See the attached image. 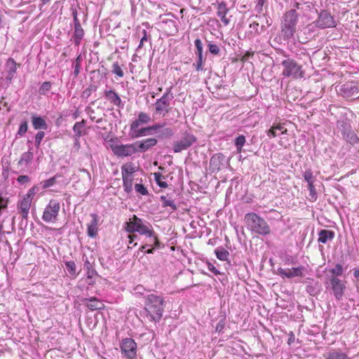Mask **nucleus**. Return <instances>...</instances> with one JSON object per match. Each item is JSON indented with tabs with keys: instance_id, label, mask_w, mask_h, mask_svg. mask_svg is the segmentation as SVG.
Returning <instances> with one entry per match:
<instances>
[{
	"instance_id": "16",
	"label": "nucleus",
	"mask_w": 359,
	"mask_h": 359,
	"mask_svg": "<svg viewBox=\"0 0 359 359\" xmlns=\"http://www.w3.org/2000/svg\"><path fill=\"white\" fill-rule=\"evenodd\" d=\"M104 97L111 104L119 109L124 107V102L121 100L120 96L113 89H106L104 92Z\"/></svg>"
},
{
	"instance_id": "35",
	"label": "nucleus",
	"mask_w": 359,
	"mask_h": 359,
	"mask_svg": "<svg viewBox=\"0 0 359 359\" xmlns=\"http://www.w3.org/2000/svg\"><path fill=\"white\" fill-rule=\"evenodd\" d=\"M83 269L86 271L88 278H92L93 276L97 275V271L93 269V264L90 262L87 257L84 260Z\"/></svg>"
},
{
	"instance_id": "37",
	"label": "nucleus",
	"mask_w": 359,
	"mask_h": 359,
	"mask_svg": "<svg viewBox=\"0 0 359 359\" xmlns=\"http://www.w3.org/2000/svg\"><path fill=\"white\" fill-rule=\"evenodd\" d=\"M337 128L341 132L342 135L351 128V126L346 118H341L337 122Z\"/></svg>"
},
{
	"instance_id": "20",
	"label": "nucleus",
	"mask_w": 359,
	"mask_h": 359,
	"mask_svg": "<svg viewBox=\"0 0 359 359\" xmlns=\"http://www.w3.org/2000/svg\"><path fill=\"white\" fill-rule=\"evenodd\" d=\"M229 12L227 5L224 1L217 3V15L220 18L221 21L225 26L229 24V19L226 17V13Z\"/></svg>"
},
{
	"instance_id": "21",
	"label": "nucleus",
	"mask_w": 359,
	"mask_h": 359,
	"mask_svg": "<svg viewBox=\"0 0 359 359\" xmlns=\"http://www.w3.org/2000/svg\"><path fill=\"white\" fill-rule=\"evenodd\" d=\"M92 219L87 225V234L90 238H95L97 234V225H98V215L95 213L91 214Z\"/></svg>"
},
{
	"instance_id": "40",
	"label": "nucleus",
	"mask_w": 359,
	"mask_h": 359,
	"mask_svg": "<svg viewBox=\"0 0 359 359\" xmlns=\"http://www.w3.org/2000/svg\"><path fill=\"white\" fill-rule=\"evenodd\" d=\"M174 131L171 128H165L161 130L160 134L157 136L160 139L170 138L173 136Z\"/></svg>"
},
{
	"instance_id": "18",
	"label": "nucleus",
	"mask_w": 359,
	"mask_h": 359,
	"mask_svg": "<svg viewBox=\"0 0 359 359\" xmlns=\"http://www.w3.org/2000/svg\"><path fill=\"white\" fill-rule=\"evenodd\" d=\"M81 302L90 311L103 310L105 308L103 302L96 297L82 298Z\"/></svg>"
},
{
	"instance_id": "14",
	"label": "nucleus",
	"mask_w": 359,
	"mask_h": 359,
	"mask_svg": "<svg viewBox=\"0 0 359 359\" xmlns=\"http://www.w3.org/2000/svg\"><path fill=\"white\" fill-rule=\"evenodd\" d=\"M339 91L343 97L348 98L357 95L359 90L355 82L349 81L340 86Z\"/></svg>"
},
{
	"instance_id": "10",
	"label": "nucleus",
	"mask_w": 359,
	"mask_h": 359,
	"mask_svg": "<svg viewBox=\"0 0 359 359\" xmlns=\"http://www.w3.org/2000/svg\"><path fill=\"white\" fill-rule=\"evenodd\" d=\"M60 210V202L55 199L50 200L43 212L42 219L46 223L55 222L57 220Z\"/></svg>"
},
{
	"instance_id": "11",
	"label": "nucleus",
	"mask_w": 359,
	"mask_h": 359,
	"mask_svg": "<svg viewBox=\"0 0 359 359\" xmlns=\"http://www.w3.org/2000/svg\"><path fill=\"white\" fill-rule=\"evenodd\" d=\"M121 353L126 359H135L137 356V344L132 338H124L120 344Z\"/></svg>"
},
{
	"instance_id": "30",
	"label": "nucleus",
	"mask_w": 359,
	"mask_h": 359,
	"mask_svg": "<svg viewBox=\"0 0 359 359\" xmlns=\"http://www.w3.org/2000/svg\"><path fill=\"white\" fill-rule=\"evenodd\" d=\"M215 254L217 258L221 261H226L229 264H230V262L229 261V252L226 250H225L223 247L217 248L215 250Z\"/></svg>"
},
{
	"instance_id": "7",
	"label": "nucleus",
	"mask_w": 359,
	"mask_h": 359,
	"mask_svg": "<svg viewBox=\"0 0 359 359\" xmlns=\"http://www.w3.org/2000/svg\"><path fill=\"white\" fill-rule=\"evenodd\" d=\"M283 67L282 75L285 77L302 78L304 72L302 65H299L294 60L287 58L282 61Z\"/></svg>"
},
{
	"instance_id": "34",
	"label": "nucleus",
	"mask_w": 359,
	"mask_h": 359,
	"mask_svg": "<svg viewBox=\"0 0 359 359\" xmlns=\"http://www.w3.org/2000/svg\"><path fill=\"white\" fill-rule=\"evenodd\" d=\"M343 136L346 140L351 144H356L359 143V137L355 132L351 130V128L345 133Z\"/></svg>"
},
{
	"instance_id": "15",
	"label": "nucleus",
	"mask_w": 359,
	"mask_h": 359,
	"mask_svg": "<svg viewBox=\"0 0 359 359\" xmlns=\"http://www.w3.org/2000/svg\"><path fill=\"white\" fill-rule=\"evenodd\" d=\"M157 143L156 138L149 137L135 142V145L138 153H144L155 147Z\"/></svg>"
},
{
	"instance_id": "54",
	"label": "nucleus",
	"mask_w": 359,
	"mask_h": 359,
	"mask_svg": "<svg viewBox=\"0 0 359 359\" xmlns=\"http://www.w3.org/2000/svg\"><path fill=\"white\" fill-rule=\"evenodd\" d=\"M205 60V57H197V60L195 63H194V66L195 67V69L197 72L203 71V63Z\"/></svg>"
},
{
	"instance_id": "12",
	"label": "nucleus",
	"mask_w": 359,
	"mask_h": 359,
	"mask_svg": "<svg viewBox=\"0 0 359 359\" xmlns=\"http://www.w3.org/2000/svg\"><path fill=\"white\" fill-rule=\"evenodd\" d=\"M111 147L114 155L118 157L130 156L137 153L135 142L126 144H116L112 145Z\"/></svg>"
},
{
	"instance_id": "50",
	"label": "nucleus",
	"mask_w": 359,
	"mask_h": 359,
	"mask_svg": "<svg viewBox=\"0 0 359 359\" xmlns=\"http://www.w3.org/2000/svg\"><path fill=\"white\" fill-rule=\"evenodd\" d=\"M111 72L118 77H123L124 76L123 71L117 62L113 63Z\"/></svg>"
},
{
	"instance_id": "26",
	"label": "nucleus",
	"mask_w": 359,
	"mask_h": 359,
	"mask_svg": "<svg viewBox=\"0 0 359 359\" xmlns=\"http://www.w3.org/2000/svg\"><path fill=\"white\" fill-rule=\"evenodd\" d=\"M151 121L149 114L141 111L138 114L137 118L133 121V128L140 127V125L147 124Z\"/></svg>"
},
{
	"instance_id": "48",
	"label": "nucleus",
	"mask_w": 359,
	"mask_h": 359,
	"mask_svg": "<svg viewBox=\"0 0 359 359\" xmlns=\"http://www.w3.org/2000/svg\"><path fill=\"white\" fill-rule=\"evenodd\" d=\"M304 180L308 183H314L315 177L313 175V172L311 169H307L303 174Z\"/></svg>"
},
{
	"instance_id": "8",
	"label": "nucleus",
	"mask_w": 359,
	"mask_h": 359,
	"mask_svg": "<svg viewBox=\"0 0 359 359\" xmlns=\"http://www.w3.org/2000/svg\"><path fill=\"white\" fill-rule=\"evenodd\" d=\"M317 28L324 29L327 28H334L337 25L334 17L330 11L325 9H321L318 13L317 19L313 22Z\"/></svg>"
},
{
	"instance_id": "25",
	"label": "nucleus",
	"mask_w": 359,
	"mask_h": 359,
	"mask_svg": "<svg viewBox=\"0 0 359 359\" xmlns=\"http://www.w3.org/2000/svg\"><path fill=\"white\" fill-rule=\"evenodd\" d=\"M325 359H351L340 349H332L324 355Z\"/></svg>"
},
{
	"instance_id": "9",
	"label": "nucleus",
	"mask_w": 359,
	"mask_h": 359,
	"mask_svg": "<svg viewBox=\"0 0 359 359\" xmlns=\"http://www.w3.org/2000/svg\"><path fill=\"white\" fill-rule=\"evenodd\" d=\"M172 87L166 89L165 93L161 98L157 99L154 103L155 111L157 114H163L165 116L170 111V102L173 99L171 92Z\"/></svg>"
},
{
	"instance_id": "51",
	"label": "nucleus",
	"mask_w": 359,
	"mask_h": 359,
	"mask_svg": "<svg viewBox=\"0 0 359 359\" xmlns=\"http://www.w3.org/2000/svg\"><path fill=\"white\" fill-rule=\"evenodd\" d=\"M97 87L95 84H90L86 90L82 93V97L88 98L90 96L93 92H95Z\"/></svg>"
},
{
	"instance_id": "31",
	"label": "nucleus",
	"mask_w": 359,
	"mask_h": 359,
	"mask_svg": "<svg viewBox=\"0 0 359 359\" xmlns=\"http://www.w3.org/2000/svg\"><path fill=\"white\" fill-rule=\"evenodd\" d=\"M160 201L162 203L163 208L170 207L172 210V212L175 211L177 209V205L175 203L174 201L168 196L162 195L160 197Z\"/></svg>"
},
{
	"instance_id": "38",
	"label": "nucleus",
	"mask_w": 359,
	"mask_h": 359,
	"mask_svg": "<svg viewBox=\"0 0 359 359\" xmlns=\"http://www.w3.org/2000/svg\"><path fill=\"white\" fill-rule=\"evenodd\" d=\"M28 130V121L27 120H24L21 122L18 132L15 134V139H18L24 136Z\"/></svg>"
},
{
	"instance_id": "41",
	"label": "nucleus",
	"mask_w": 359,
	"mask_h": 359,
	"mask_svg": "<svg viewBox=\"0 0 359 359\" xmlns=\"http://www.w3.org/2000/svg\"><path fill=\"white\" fill-rule=\"evenodd\" d=\"M194 45L196 47L195 54L197 57H203V48L201 40L200 39H196L194 41Z\"/></svg>"
},
{
	"instance_id": "62",
	"label": "nucleus",
	"mask_w": 359,
	"mask_h": 359,
	"mask_svg": "<svg viewBox=\"0 0 359 359\" xmlns=\"http://www.w3.org/2000/svg\"><path fill=\"white\" fill-rule=\"evenodd\" d=\"M165 125V123H155V124H154L152 126H150L152 134H154L159 129L163 128Z\"/></svg>"
},
{
	"instance_id": "60",
	"label": "nucleus",
	"mask_w": 359,
	"mask_h": 359,
	"mask_svg": "<svg viewBox=\"0 0 359 359\" xmlns=\"http://www.w3.org/2000/svg\"><path fill=\"white\" fill-rule=\"evenodd\" d=\"M142 34H143V36H142V37L140 39V44L137 46V48L136 50L137 51L142 48L144 42L147 41L149 40V37H148V34H147V30L143 29Z\"/></svg>"
},
{
	"instance_id": "42",
	"label": "nucleus",
	"mask_w": 359,
	"mask_h": 359,
	"mask_svg": "<svg viewBox=\"0 0 359 359\" xmlns=\"http://www.w3.org/2000/svg\"><path fill=\"white\" fill-rule=\"evenodd\" d=\"M250 31H249L248 37H253L256 35H259L262 34V32L259 30V23L254 22L251 23L249 26Z\"/></svg>"
},
{
	"instance_id": "22",
	"label": "nucleus",
	"mask_w": 359,
	"mask_h": 359,
	"mask_svg": "<svg viewBox=\"0 0 359 359\" xmlns=\"http://www.w3.org/2000/svg\"><path fill=\"white\" fill-rule=\"evenodd\" d=\"M32 201L25 198H23L18 203V208L21 214L22 219H27L29 210L31 206Z\"/></svg>"
},
{
	"instance_id": "28",
	"label": "nucleus",
	"mask_w": 359,
	"mask_h": 359,
	"mask_svg": "<svg viewBox=\"0 0 359 359\" xmlns=\"http://www.w3.org/2000/svg\"><path fill=\"white\" fill-rule=\"evenodd\" d=\"M84 35V31L81 27V23L74 25V32L73 34L74 42L76 46H79Z\"/></svg>"
},
{
	"instance_id": "4",
	"label": "nucleus",
	"mask_w": 359,
	"mask_h": 359,
	"mask_svg": "<svg viewBox=\"0 0 359 359\" xmlns=\"http://www.w3.org/2000/svg\"><path fill=\"white\" fill-rule=\"evenodd\" d=\"M247 228L252 233L267 236L271 233V228L266 220L255 212H248L244 217Z\"/></svg>"
},
{
	"instance_id": "45",
	"label": "nucleus",
	"mask_w": 359,
	"mask_h": 359,
	"mask_svg": "<svg viewBox=\"0 0 359 359\" xmlns=\"http://www.w3.org/2000/svg\"><path fill=\"white\" fill-rule=\"evenodd\" d=\"M52 83L50 81L42 83L39 89V93L41 95H46L51 89Z\"/></svg>"
},
{
	"instance_id": "52",
	"label": "nucleus",
	"mask_w": 359,
	"mask_h": 359,
	"mask_svg": "<svg viewBox=\"0 0 359 359\" xmlns=\"http://www.w3.org/2000/svg\"><path fill=\"white\" fill-rule=\"evenodd\" d=\"M44 136H45V133L41 130L39 131L36 134V135L34 137V144L37 149H39L41 141H42L43 138L44 137Z\"/></svg>"
},
{
	"instance_id": "27",
	"label": "nucleus",
	"mask_w": 359,
	"mask_h": 359,
	"mask_svg": "<svg viewBox=\"0 0 359 359\" xmlns=\"http://www.w3.org/2000/svg\"><path fill=\"white\" fill-rule=\"evenodd\" d=\"M334 232L331 230L321 229L318 232V243L325 244L328 241H332L334 237Z\"/></svg>"
},
{
	"instance_id": "61",
	"label": "nucleus",
	"mask_w": 359,
	"mask_h": 359,
	"mask_svg": "<svg viewBox=\"0 0 359 359\" xmlns=\"http://www.w3.org/2000/svg\"><path fill=\"white\" fill-rule=\"evenodd\" d=\"M8 198H4L0 194V208L6 210L8 208Z\"/></svg>"
},
{
	"instance_id": "32",
	"label": "nucleus",
	"mask_w": 359,
	"mask_h": 359,
	"mask_svg": "<svg viewBox=\"0 0 359 359\" xmlns=\"http://www.w3.org/2000/svg\"><path fill=\"white\" fill-rule=\"evenodd\" d=\"M86 124V121L82 120L80 122H76L73 126V131L75 133V137L76 140V142H78V139L80 138L81 135L84 134V127Z\"/></svg>"
},
{
	"instance_id": "58",
	"label": "nucleus",
	"mask_w": 359,
	"mask_h": 359,
	"mask_svg": "<svg viewBox=\"0 0 359 359\" xmlns=\"http://www.w3.org/2000/svg\"><path fill=\"white\" fill-rule=\"evenodd\" d=\"M266 0H257L255 7V11L257 14H261L263 11V6L265 3Z\"/></svg>"
},
{
	"instance_id": "24",
	"label": "nucleus",
	"mask_w": 359,
	"mask_h": 359,
	"mask_svg": "<svg viewBox=\"0 0 359 359\" xmlns=\"http://www.w3.org/2000/svg\"><path fill=\"white\" fill-rule=\"evenodd\" d=\"M32 123L35 130H46L48 128V124L45 118L35 114L32 115Z\"/></svg>"
},
{
	"instance_id": "53",
	"label": "nucleus",
	"mask_w": 359,
	"mask_h": 359,
	"mask_svg": "<svg viewBox=\"0 0 359 359\" xmlns=\"http://www.w3.org/2000/svg\"><path fill=\"white\" fill-rule=\"evenodd\" d=\"M138 128L139 127H135V128H133V122L131 123L130 126L129 135L132 138H138V137H142L140 130Z\"/></svg>"
},
{
	"instance_id": "46",
	"label": "nucleus",
	"mask_w": 359,
	"mask_h": 359,
	"mask_svg": "<svg viewBox=\"0 0 359 359\" xmlns=\"http://www.w3.org/2000/svg\"><path fill=\"white\" fill-rule=\"evenodd\" d=\"M332 275L330 276L339 277L343 274L344 269L341 264H337L335 266L330 270Z\"/></svg>"
},
{
	"instance_id": "63",
	"label": "nucleus",
	"mask_w": 359,
	"mask_h": 359,
	"mask_svg": "<svg viewBox=\"0 0 359 359\" xmlns=\"http://www.w3.org/2000/svg\"><path fill=\"white\" fill-rule=\"evenodd\" d=\"M142 137L146 135H153L151 129V126L140 128Z\"/></svg>"
},
{
	"instance_id": "47",
	"label": "nucleus",
	"mask_w": 359,
	"mask_h": 359,
	"mask_svg": "<svg viewBox=\"0 0 359 359\" xmlns=\"http://www.w3.org/2000/svg\"><path fill=\"white\" fill-rule=\"evenodd\" d=\"M154 180L156 184L161 188H167L168 184L166 182L161 181V178H164V177L160 172H154Z\"/></svg>"
},
{
	"instance_id": "6",
	"label": "nucleus",
	"mask_w": 359,
	"mask_h": 359,
	"mask_svg": "<svg viewBox=\"0 0 359 359\" xmlns=\"http://www.w3.org/2000/svg\"><path fill=\"white\" fill-rule=\"evenodd\" d=\"M197 141L196 137L189 130L181 133L180 137L173 142L172 151L174 153H180L189 149Z\"/></svg>"
},
{
	"instance_id": "64",
	"label": "nucleus",
	"mask_w": 359,
	"mask_h": 359,
	"mask_svg": "<svg viewBox=\"0 0 359 359\" xmlns=\"http://www.w3.org/2000/svg\"><path fill=\"white\" fill-rule=\"evenodd\" d=\"M353 277L357 279L355 283L356 291L359 294V270H354Z\"/></svg>"
},
{
	"instance_id": "59",
	"label": "nucleus",
	"mask_w": 359,
	"mask_h": 359,
	"mask_svg": "<svg viewBox=\"0 0 359 359\" xmlns=\"http://www.w3.org/2000/svg\"><path fill=\"white\" fill-rule=\"evenodd\" d=\"M224 326H225V317H222L219 320V321L217 323L216 327H215V331L219 333L222 332V331L224 328Z\"/></svg>"
},
{
	"instance_id": "39",
	"label": "nucleus",
	"mask_w": 359,
	"mask_h": 359,
	"mask_svg": "<svg viewBox=\"0 0 359 359\" xmlns=\"http://www.w3.org/2000/svg\"><path fill=\"white\" fill-rule=\"evenodd\" d=\"M65 264L69 275L72 276L77 275L76 266L74 261H66L65 262Z\"/></svg>"
},
{
	"instance_id": "36",
	"label": "nucleus",
	"mask_w": 359,
	"mask_h": 359,
	"mask_svg": "<svg viewBox=\"0 0 359 359\" xmlns=\"http://www.w3.org/2000/svg\"><path fill=\"white\" fill-rule=\"evenodd\" d=\"M124 191L129 194L133 190V177L131 176H122Z\"/></svg>"
},
{
	"instance_id": "57",
	"label": "nucleus",
	"mask_w": 359,
	"mask_h": 359,
	"mask_svg": "<svg viewBox=\"0 0 359 359\" xmlns=\"http://www.w3.org/2000/svg\"><path fill=\"white\" fill-rule=\"evenodd\" d=\"M135 189L137 192L144 196L147 195L149 194L147 188L142 184H135Z\"/></svg>"
},
{
	"instance_id": "44",
	"label": "nucleus",
	"mask_w": 359,
	"mask_h": 359,
	"mask_svg": "<svg viewBox=\"0 0 359 359\" xmlns=\"http://www.w3.org/2000/svg\"><path fill=\"white\" fill-rule=\"evenodd\" d=\"M245 143V137L243 135L238 136L235 139V145L236 147L237 152L241 153L242 148Z\"/></svg>"
},
{
	"instance_id": "33",
	"label": "nucleus",
	"mask_w": 359,
	"mask_h": 359,
	"mask_svg": "<svg viewBox=\"0 0 359 359\" xmlns=\"http://www.w3.org/2000/svg\"><path fill=\"white\" fill-rule=\"evenodd\" d=\"M136 172V168L133 163H127L121 166L122 176H131Z\"/></svg>"
},
{
	"instance_id": "49",
	"label": "nucleus",
	"mask_w": 359,
	"mask_h": 359,
	"mask_svg": "<svg viewBox=\"0 0 359 359\" xmlns=\"http://www.w3.org/2000/svg\"><path fill=\"white\" fill-rule=\"evenodd\" d=\"M209 52L212 55H218L220 52L219 47L212 41H207Z\"/></svg>"
},
{
	"instance_id": "29",
	"label": "nucleus",
	"mask_w": 359,
	"mask_h": 359,
	"mask_svg": "<svg viewBox=\"0 0 359 359\" xmlns=\"http://www.w3.org/2000/svg\"><path fill=\"white\" fill-rule=\"evenodd\" d=\"M306 291L311 296H316L320 292V285L318 281L312 280V282L307 284Z\"/></svg>"
},
{
	"instance_id": "5",
	"label": "nucleus",
	"mask_w": 359,
	"mask_h": 359,
	"mask_svg": "<svg viewBox=\"0 0 359 359\" xmlns=\"http://www.w3.org/2000/svg\"><path fill=\"white\" fill-rule=\"evenodd\" d=\"M346 283L337 277L327 276L325 285L327 290L331 291L336 299L341 300L346 290Z\"/></svg>"
},
{
	"instance_id": "55",
	"label": "nucleus",
	"mask_w": 359,
	"mask_h": 359,
	"mask_svg": "<svg viewBox=\"0 0 359 359\" xmlns=\"http://www.w3.org/2000/svg\"><path fill=\"white\" fill-rule=\"evenodd\" d=\"M39 191V187L38 186H34L28 191L27 194L25 196V197L29 199L30 201H32L34 196Z\"/></svg>"
},
{
	"instance_id": "17",
	"label": "nucleus",
	"mask_w": 359,
	"mask_h": 359,
	"mask_svg": "<svg viewBox=\"0 0 359 359\" xmlns=\"http://www.w3.org/2000/svg\"><path fill=\"white\" fill-rule=\"evenodd\" d=\"M304 266L293 267L292 269H285L283 268L278 269V274L283 278H292L293 277H302L303 276Z\"/></svg>"
},
{
	"instance_id": "2",
	"label": "nucleus",
	"mask_w": 359,
	"mask_h": 359,
	"mask_svg": "<svg viewBox=\"0 0 359 359\" xmlns=\"http://www.w3.org/2000/svg\"><path fill=\"white\" fill-rule=\"evenodd\" d=\"M164 298L156 294H148L145 298L144 309L147 315L150 316L151 320L159 322L163 317L164 311Z\"/></svg>"
},
{
	"instance_id": "19",
	"label": "nucleus",
	"mask_w": 359,
	"mask_h": 359,
	"mask_svg": "<svg viewBox=\"0 0 359 359\" xmlns=\"http://www.w3.org/2000/svg\"><path fill=\"white\" fill-rule=\"evenodd\" d=\"M17 66L20 67V64H17L15 60L9 57L5 64V70L6 72V79L8 83H11L14 79L17 72Z\"/></svg>"
},
{
	"instance_id": "43",
	"label": "nucleus",
	"mask_w": 359,
	"mask_h": 359,
	"mask_svg": "<svg viewBox=\"0 0 359 359\" xmlns=\"http://www.w3.org/2000/svg\"><path fill=\"white\" fill-rule=\"evenodd\" d=\"M58 177H60V176L56 175L53 176V177H50L46 180L42 181L41 182L42 189H46L47 188H49V187L53 186L56 183L57 178Z\"/></svg>"
},
{
	"instance_id": "56",
	"label": "nucleus",
	"mask_w": 359,
	"mask_h": 359,
	"mask_svg": "<svg viewBox=\"0 0 359 359\" xmlns=\"http://www.w3.org/2000/svg\"><path fill=\"white\" fill-rule=\"evenodd\" d=\"M308 189L309 191V195L312 201H316L318 196L313 183L308 184Z\"/></svg>"
},
{
	"instance_id": "3",
	"label": "nucleus",
	"mask_w": 359,
	"mask_h": 359,
	"mask_svg": "<svg viewBox=\"0 0 359 359\" xmlns=\"http://www.w3.org/2000/svg\"><path fill=\"white\" fill-rule=\"evenodd\" d=\"M299 14L295 9H291L284 14L280 22V36L284 41H288L297 32Z\"/></svg>"
},
{
	"instance_id": "13",
	"label": "nucleus",
	"mask_w": 359,
	"mask_h": 359,
	"mask_svg": "<svg viewBox=\"0 0 359 359\" xmlns=\"http://www.w3.org/2000/svg\"><path fill=\"white\" fill-rule=\"evenodd\" d=\"M226 164H228V161L222 153L215 154L210 159V170L212 172H219Z\"/></svg>"
},
{
	"instance_id": "1",
	"label": "nucleus",
	"mask_w": 359,
	"mask_h": 359,
	"mask_svg": "<svg viewBox=\"0 0 359 359\" xmlns=\"http://www.w3.org/2000/svg\"><path fill=\"white\" fill-rule=\"evenodd\" d=\"M125 229L128 233L137 232L140 235H143L149 238H154L156 242V248H161L163 246L158 240L152 225L149 222L143 220L135 215L130 219L129 222L126 223Z\"/></svg>"
},
{
	"instance_id": "23",
	"label": "nucleus",
	"mask_w": 359,
	"mask_h": 359,
	"mask_svg": "<svg viewBox=\"0 0 359 359\" xmlns=\"http://www.w3.org/2000/svg\"><path fill=\"white\" fill-rule=\"evenodd\" d=\"M33 147L30 145L28 147V151L21 154L20 158L18 161V166L22 167L24 165L27 167L33 160L34 154L32 152Z\"/></svg>"
}]
</instances>
